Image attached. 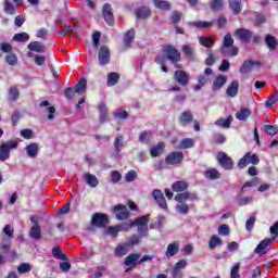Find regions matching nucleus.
Here are the masks:
<instances>
[{"label":"nucleus","mask_w":278,"mask_h":278,"mask_svg":"<svg viewBox=\"0 0 278 278\" xmlns=\"http://www.w3.org/2000/svg\"><path fill=\"white\" fill-rule=\"evenodd\" d=\"M271 238H269V240L271 242H275V240H277L278 238V220L274 223V225L269 228Z\"/></svg>","instance_id":"obj_52"},{"label":"nucleus","mask_w":278,"mask_h":278,"mask_svg":"<svg viewBox=\"0 0 278 278\" xmlns=\"http://www.w3.org/2000/svg\"><path fill=\"white\" fill-rule=\"evenodd\" d=\"M192 121H194V114H192V111L190 110L181 112L178 116V122L182 127H187Z\"/></svg>","instance_id":"obj_16"},{"label":"nucleus","mask_w":278,"mask_h":278,"mask_svg":"<svg viewBox=\"0 0 278 278\" xmlns=\"http://www.w3.org/2000/svg\"><path fill=\"white\" fill-rule=\"evenodd\" d=\"M113 212H114L115 218L117 220H127V218H129V216H131V213L129 212L127 206H125L123 204L115 205L113 207Z\"/></svg>","instance_id":"obj_11"},{"label":"nucleus","mask_w":278,"mask_h":278,"mask_svg":"<svg viewBox=\"0 0 278 278\" xmlns=\"http://www.w3.org/2000/svg\"><path fill=\"white\" fill-rule=\"evenodd\" d=\"M231 123H233V116L229 115L227 118H218L215 122V125L217 127H222L223 129H229V127H231Z\"/></svg>","instance_id":"obj_26"},{"label":"nucleus","mask_w":278,"mask_h":278,"mask_svg":"<svg viewBox=\"0 0 278 278\" xmlns=\"http://www.w3.org/2000/svg\"><path fill=\"white\" fill-rule=\"evenodd\" d=\"M151 136H153V131L151 130H144L139 136V142L147 143L149 140H151Z\"/></svg>","instance_id":"obj_51"},{"label":"nucleus","mask_w":278,"mask_h":278,"mask_svg":"<svg viewBox=\"0 0 278 278\" xmlns=\"http://www.w3.org/2000/svg\"><path fill=\"white\" fill-rule=\"evenodd\" d=\"M18 88L16 86H12L9 89V99L10 101H16L20 97Z\"/></svg>","instance_id":"obj_50"},{"label":"nucleus","mask_w":278,"mask_h":278,"mask_svg":"<svg viewBox=\"0 0 278 278\" xmlns=\"http://www.w3.org/2000/svg\"><path fill=\"white\" fill-rule=\"evenodd\" d=\"M98 60L101 66L110 64V48L108 46H102L98 53Z\"/></svg>","instance_id":"obj_14"},{"label":"nucleus","mask_w":278,"mask_h":278,"mask_svg":"<svg viewBox=\"0 0 278 278\" xmlns=\"http://www.w3.org/2000/svg\"><path fill=\"white\" fill-rule=\"evenodd\" d=\"M118 81H121V74L119 73L111 72V73L108 74L106 85L109 87L116 86V84H118Z\"/></svg>","instance_id":"obj_31"},{"label":"nucleus","mask_w":278,"mask_h":278,"mask_svg":"<svg viewBox=\"0 0 278 278\" xmlns=\"http://www.w3.org/2000/svg\"><path fill=\"white\" fill-rule=\"evenodd\" d=\"M151 219L150 215H143L141 217H137L131 224L130 227H138L142 225H149V220Z\"/></svg>","instance_id":"obj_36"},{"label":"nucleus","mask_w":278,"mask_h":278,"mask_svg":"<svg viewBox=\"0 0 278 278\" xmlns=\"http://www.w3.org/2000/svg\"><path fill=\"white\" fill-rule=\"evenodd\" d=\"M162 53L163 58H165V62L168 60V62H170L175 68H181V64H179V62H181V52L175 46L163 45Z\"/></svg>","instance_id":"obj_2"},{"label":"nucleus","mask_w":278,"mask_h":278,"mask_svg":"<svg viewBox=\"0 0 278 278\" xmlns=\"http://www.w3.org/2000/svg\"><path fill=\"white\" fill-rule=\"evenodd\" d=\"M86 86H88V80H86V78L80 79L74 87V92L77 94H84V92H86Z\"/></svg>","instance_id":"obj_39"},{"label":"nucleus","mask_w":278,"mask_h":278,"mask_svg":"<svg viewBox=\"0 0 278 278\" xmlns=\"http://www.w3.org/2000/svg\"><path fill=\"white\" fill-rule=\"evenodd\" d=\"M270 244H273L271 239L270 238H265L255 248L254 253H256V255H266V253H268V247H270Z\"/></svg>","instance_id":"obj_18"},{"label":"nucleus","mask_w":278,"mask_h":278,"mask_svg":"<svg viewBox=\"0 0 278 278\" xmlns=\"http://www.w3.org/2000/svg\"><path fill=\"white\" fill-rule=\"evenodd\" d=\"M153 199L156 201L159 207L162 210H168V204L166 203V198H164V193L162 190L154 189L152 192Z\"/></svg>","instance_id":"obj_15"},{"label":"nucleus","mask_w":278,"mask_h":278,"mask_svg":"<svg viewBox=\"0 0 278 278\" xmlns=\"http://www.w3.org/2000/svg\"><path fill=\"white\" fill-rule=\"evenodd\" d=\"M208 247L212 251H214L216 247H223V239L216 235H213L210 239Z\"/></svg>","instance_id":"obj_41"},{"label":"nucleus","mask_w":278,"mask_h":278,"mask_svg":"<svg viewBox=\"0 0 278 278\" xmlns=\"http://www.w3.org/2000/svg\"><path fill=\"white\" fill-rule=\"evenodd\" d=\"M240 88V83L238 80H232L226 90L228 97H236L238 94V89Z\"/></svg>","instance_id":"obj_28"},{"label":"nucleus","mask_w":278,"mask_h":278,"mask_svg":"<svg viewBox=\"0 0 278 278\" xmlns=\"http://www.w3.org/2000/svg\"><path fill=\"white\" fill-rule=\"evenodd\" d=\"M29 51H36V53H45L46 48L45 45L38 42V41H33L28 45Z\"/></svg>","instance_id":"obj_38"},{"label":"nucleus","mask_w":278,"mask_h":278,"mask_svg":"<svg viewBox=\"0 0 278 278\" xmlns=\"http://www.w3.org/2000/svg\"><path fill=\"white\" fill-rule=\"evenodd\" d=\"M102 14L105 23L108 25H114V12L112 10V5L110 3H105L102 8Z\"/></svg>","instance_id":"obj_17"},{"label":"nucleus","mask_w":278,"mask_h":278,"mask_svg":"<svg viewBox=\"0 0 278 278\" xmlns=\"http://www.w3.org/2000/svg\"><path fill=\"white\" fill-rule=\"evenodd\" d=\"M228 3L233 14H240L242 12V2L240 0H229Z\"/></svg>","instance_id":"obj_37"},{"label":"nucleus","mask_w":278,"mask_h":278,"mask_svg":"<svg viewBox=\"0 0 278 278\" xmlns=\"http://www.w3.org/2000/svg\"><path fill=\"white\" fill-rule=\"evenodd\" d=\"M23 5V0H5L4 1V12L7 14L14 15L16 13V8Z\"/></svg>","instance_id":"obj_12"},{"label":"nucleus","mask_w":278,"mask_h":278,"mask_svg":"<svg viewBox=\"0 0 278 278\" xmlns=\"http://www.w3.org/2000/svg\"><path fill=\"white\" fill-rule=\"evenodd\" d=\"M249 116H251V110L249 109H240L239 112L236 113V118H238V121H247V118H249Z\"/></svg>","instance_id":"obj_46"},{"label":"nucleus","mask_w":278,"mask_h":278,"mask_svg":"<svg viewBox=\"0 0 278 278\" xmlns=\"http://www.w3.org/2000/svg\"><path fill=\"white\" fill-rule=\"evenodd\" d=\"M14 47L10 42H1L0 43V58L3 55V53H7L5 55V62L9 64V66H16L18 64V56L13 53Z\"/></svg>","instance_id":"obj_3"},{"label":"nucleus","mask_w":278,"mask_h":278,"mask_svg":"<svg viewBox=\"0 0 278 278\" xmlns=\"http://www.w3.org/2000/svg\"><path fill=\"white\" fill-rule=\"evenodd\" d=\"M121 231V226H109L105 228L104 233L111 236L112 238H117Z\"/></svg>","instance_id":"obj_45"},{"label":"nucleus","mask_w":278,"mask_h":278,"mask_svg":"<svg viewBox=\"0 0 278 278\" xmlns=\"http://www.w3.org/2000/svg\"><path fill=\"white\" fill-rule=\"evenodd\" d=\"M222 47H233V37H231V33H227L224 36V40H223Z\"/></svg>","instance_id":"obj_55"},{"label":"nucleus","mask_w":278,"mask_h":278,"mask_svg":"<svg viewBox=\"0 0 278 278\" xmlns=\"http://www.w3.org/2000/svg\"><path fill=\"white\" fill-rule=\"evenodd\" d=\"M115 118H121V121H127V118H129V113H127V111L125 110H117V112H115L114 114Z\"/></svg>","instance_id":"obj_60"},{"label":"nucleus","mask_w":278,"mask_h":278,"mask_svg":"<svg viewBox=\"0 0 278 278\" xmlns=\"http://www.w3.org/2000/svg\"><path fill=\"white\" fill-rule=\"evenodd\" d=\"M218 233L219 236H229L230 229L227 224H223L218 227Z\"/></svg>","instance_id":"obj_64"},{"label":"nucleus","mask_w":278,"mask_h":278,"mask_svg":"<svg viewBox=\"0 0 278 278\" xmlns=\"http://www.w3.org/2000/svg\"><path fill=\"white\" fill-rule=\"evenodd\" d=\"M110 225V216L105 213H94L91 217V226L105 229Z\"/></svg>","instance_id":"obj_5"},{"label":"nucleus","mask_w":278,"mask_h":278,"mask_svg":"<svg viewBox=\"0 0 278 278\" xmlns=\"http://www.w3.org/2000/svg\"><path fill=\"white\" fill-rule=\"evenodd\" d=\"M239 49L236 46L220 47V53L226 58H236L239 53Z\"/></svg>","instance_id":"obj_22"},{"label":"nucleus","mask_w":278,"mask_h":278,"mask_svg":"<svg viewBox=\"0 0 278 278\" xmlns=\"http://www.w3.org/2000/svg\"><path fill=\"white\" fill-rule=\"evenodd\" d=\"M154 62L161 65L163 73H168V67L166 66V58H164L163 54H157L154 59Z\"/></svg>","instance_id":"obj_43"},{"label":"nucleus","mask_w":278,"mask_h":278,"mask_svg":"<svg viewBox=\"0 0 278 278\" xmlns=\"http://www.w3.org/2000/svg\"><path fill=\"white\" fill-rule=\"evenodd\" d=\"M137 177H138V173L131 169L125 175V181H127V184H131V181H136Z\"/></svg>","instance_id":"obj_56"},{"label":"nucleus","mask_w":278,"mask_h":278,"mask_svg":"<svg viewBox=\"0 0 278 278\" xmlns=\"http://www.w3.org/2000/svg\"><path fill=\"white\" fill-rule=\"evenodd\" d=\"M191 25L197 29H212V27H214V22L197 21L192 22Z\"/></svg>","instance_id":"obj_34"},{"label":"nucleus","mask_w":278,"mask_h":278,"mask_svg":"<svg viewBox=\"0 0 278 278\" xmlns=\"http://www.w3.org/2000/svg\"><path fill=\"white\" fill-rule=\"evenodd\" d=\"M135 38H136V29L130 28L129 30H127L123 39L124 49H131V43L134 42Z\"/></svg>","instance_id":"obj_19"},{"label":"nucleus","mask_w":278,"mask_h":278,"mask_svg":"<svg viewBox=\"0 0 278 278\" xmlns=\"http://www.w3.org/2000/svg\"><path fill=\"white\" fill-rule=\"evenodd\" d=\"M127 247H128L127 244H118L114 251L115 256L123 257V256L127 255V253H128Z\"/></svg>","instance_id":"obj_47"},{"label":"nucleus","mask_w":278,"mask_h":278,"mask_svg":"<svg viewBox=\"0 0 278 278\" xmlns=\"http://www.w3.org/2000/svg\"><path fill=\"white\" fill-rule=\"evenodd\" d=\"M179 253V242H173L167 245L166 257H175Z\"/></svg>","instance_id":"obj_27"},{"label":"nucleus","mask_w":278,"mask_h":278,"mask_svg":"<svg viewBox=\"0 0 278 278\" xmlns=\"http://www.w3.org/2000/svg\"><path fill=\"white\" fill-rule=\"evenodd\" d=\"M52 256L55 260H62L63 262H68V256L62 252V249H60V245H55L52 248Z\"/></svg>","instance_id":"obj_32"},{"label":"nucleus","mask_w":278,"mask_h":278,"mask_svg":"<svg viewBox=\"0 0 278 278\" xmlns=\"http://www.w3.org/2000/svg\"><path fill=\"white\" fill-rule=\"evenodd\" d=\"M214 42H216V40H214L212 37L200 38V45H202V47H214Z\"/></svg>","instance_id":"obj_53"},{"label":"nucleus","mask_w":278,"mask_h":278,"mask_svg":"<svg viewBox=\"0 0 278 278\" xmlns=\"http://www.w3.org/2000/svg\"><path fill=\"white\" fill-rule=\"evenodd\" d=\"M227 84V76L225 75H218L215 80L213 81V90H220L223 86Z\"/></svg>","instance_id":"obj_30"},{"label":"nucleus","mask_w":278,"mask_h":278,"mask_svg":"<svg viewBox=\"0 0 278 278\" xmlns=\"http://www.w3.org/2000/svg\"><path fill=\"white\" fill-rule=\"evenodd\" d=\"M154 7L164 12L170 11L172 4L168 0H153Z\"/></svg>","instance_id":"obj_29"},{"label":"nucleus","mask_w":278,"mask_h":278,"mask_svg":"<svg viewBox=\"0 0 278 278\" xmlns=\"http://www.w3.org/2000/svg\"><path fill=\"white\" fill-rule=\"evenodd\" d=\"M194 147V139L192 138H185L180 141V149H192Z\"/></svg>","instance_id":"obj_48"},{"label":"nucleus","mask_w":278,"mask_h":278,"mask_svg":"<svg viewBox=\"0 0 278 278\" xmlns=\"http://www.w3.org/2000/svg\"><path fill=\"white\" fill-rule=\"evenodd\" d=\"M265 42H266L268 49H270L271 51H275V49H277L278 41H277V38H275V36L267 35L265 38Z\"/></svg>","instance_id":"obj_42"},{"label":"nucleus","mask_w":278,"mask_h":278,"mask_svg":"<svg viewBox=\"0 0 278 278\" xmlns=\"http://www.w3.org/2000/svg\"><path fill=\"white\" fill-rule=\"evenodd\" d=\"M174 79L179 86L186 87L190 84V74L184 70H177L174 73Z\"/></svg>","instance_id":"obj_9"},{"label":"nucleus","mask_w":278,"mask_h":278,"mask_svg":"<svg viewBox=\"0 0 278 278\" xmlns=\"http://www.w3.org/2000/svg\"><path fill=\"white\" fill-rule=\"evenodd\" d=\"M3 233L9 238V240H12V238H14V228H12L11 225L7 224L3 227Z\"/></svg>","instance_id":"obj_57"},{"label":"nucleus","mask_w":278,"mask_h":278,"mask_svg":"<svg viewBox=\"0 0 278 278\" xmlns=\"http://www.w3.org/2000/svg\"><path fill=\"white\" fill-rule=\"evenodd\" d=\"M210 8L213 12H220L225 8V2L224 0H211Z\"/></svg>","instance_id":"obj_40"},{"label":"nucleus","mask_w":278,"mask_h":278,"mask_svg":"<svg viewBox=\"0 0 278 278\" xmlns=\"http://www.w3.org/2000/svg\"><path fill=\"white\" fill-rule=\"evenodd\" d=\"M184 162V152L174 151L165 156V164L168 166H177Z\"/></svg>","instance_id":"obj_6"},{"label":"nucleus","mask_w":278,"mask_h":278,"mask_svg":"<svg viewBox=\"0 0 278 278\" xmlns=\"http://www.w3.org/2000/svg\"><path fill=\"white\" fill-rule=\"evenodd\" d=\"M141 257L140 253H132L129 254L125 260H124V264L127 266L125 273H131V270H134V268H136V266H138V262Z\"/></svg>","instance_id":"obj_10"},{"label":"nucleus","mask_w":278,"mask_h":278,"mask_svg":"<svg viewBox=\"0 0 278 278\" xmlns=\"http://www.w3.org/2000/svg\"><path fill=\"white\" fill-rule=\"evenodd\" d=\"M205 84H207V77L205 75H200L198 78V85L194 87V90H201Z\"/></svg>","instance_id":"obj_61"},{"label":"nucleus","mask_w":278,"mask_h":278,"mask_svg":"<svg viewBox=\"0 0 278 278\" xmlns=\"http://www.w3.org/2000/svg\"><path fill=\"white\" fill-rule=\"evenodd\" d=\"M84 179L88 186H91V188H97L99 186V179L92 174H85Z\"/></svg>","instance_id":"obj_35"},{"label":"nucleus","mask_w":278,"mask_h":278,"mask_svg":"<svg viewBox=\"0 0 278 278\" xmlns=\"http://www.w3.org/2000/svg\"><path fill=\"white\" fill-rule=\"evenodd\" d=\"M204 177L214 181L216 179H220V172L216 168H208L204 172Z\"/></svg>","instance_id":"obj_33"},{"label":"nucleus","mask_w":278,"mask_h":278,"mask_svg":"<svg viewBox=\"0 0 278 278\" xmlns=\"http://www.w3.org/2000/svg\"><path fill=\"white\" fill-rule=\"evenodd\" d=\"M135 15L138 20L144 21L151 16V9L149 7H139L135 10Z\"/></svg>","instance_id":"obj_21"},{"label":"nucleus","mask_w":278,"mask_h":278,"mask_svg":"<svg viewBox=\"0 0 278 278\" xmlns=\"http://www.w3.org/2000/svg\"><path fill=\"white\" fill-rule=\"evenodd\" d=\"M100 42H101V31H94L92 34V43L94 49H99Z\"/></svg>","instance_id":"obj_58"},{"label":"nucleus","mask_w":278,"mask_h":278,"mask_svg":"<svg viewBox=\"0 0 278 278\" xmlns=\"http://www.w3.org/2000/svg\"><path fill=\"white\" fill-rule=\"evenodd\" d=\"M181 51L186 60H189L190 62L194 61V48L191 45H184Z\"/></svg>","instance_id":"obj_24"},{"label":"nucleus","mask_w":278,"mask_h":278,"mask_svg":"<svg viewBox=\"0 0 278 278\" xmlns=\"http://www.w3.org/2000/svg\"><path fill=\"white\" fill-rule=\"evenodd\" d=\"M165 149H166V143H164V142H159L157 144L153 146L150 149L151 157H160V155H162V153H164Z\"/></svg>","instance_id":"obj_23"},{"label":"nucleus","mask_w":278,"mask_h":278,"mask_svg":"<svg viewBox=\"0 0 278 278\" xmlns=\"http://www.w3.org/2000/svg\"><path fill=\"white\" fill-rule=\"evenodd\" d=\"M226 140H227V138L223 134L217 132V134L213 135V142L215 144H225Z\"/></svg>","instance_id":"obj_54"},{"label":"nucleus","mask_w":278,"mask_h":278,"mask_svg":"<svg viewBox=\"0 0 278 278\" xmlns=\"http://www.w3.org/2000/svg\"><path fill=\"white\" fill-rule=\"evenodd\" d=\"M249 164H253L254 166L260 164V157L257 154H253L251 152L245 153V155L238 162L239 168H247Z\"/></svg>","instance_id":"obj_7"},{"label":"nucleus","mask_w":278,"mask_h":278,"mask_svg":"<svg viewBox=\"0 0 278 278\" xmlns=\"http://www.w3.org/2000/svg\"><path fill=\"white\" fill-rule=\"evenodd\" d=\"M28 157H36L38 155V143H30L26 147Z\"/></svg>","instance_id":"obj_44"},{"label":"nucleus","mask_w":278,"mask_h":278,"mask_svg":"<svg viewBox=\"0 0 278 278\" xmlns=\"http://www.w3.org/2000/svg\"><path fill=\"white\" fill-rule=\"evenodd\" d=\"M216 160L218 164L225 168V170H232L233 168V160L225 152H218Z\"/></svg>","instance_id":"obj_8"},{"label":"nucleus","mask_w":278,"mask_h":278,"mask_svg":"<svg viewBox=\"0 0 278 278\" xmlns=\"http://www.w3.org/2000/svg\"><path fill=\"white\" fill-rule=\"evenodd\" d=\"M253 66H262V63L253 60L244 61L239 71L244 75L247 73H251L253 71Z\"/></svg>","instance_id":"obj_20"},{"label":"nucleus","mask_w":278,"mask_h":278,"mask_svg":"<svg viewBox=\"0 0 278 278\" xmlns=\"http://www.w3.org/2000/svg\"><path fill=\"white\" fill-rule=\"evenodd\" d=\"M235 36L241 42L249 43L251 42V38H253V33L247 28H238L235 30Z\"/></svg>","instance_id":"obj_13"},{"label":"nucleus","mask_w":278,"mask_h":278,"mask_svg":"<svg viewBox=\"0 0 278 278\" xmlns=\"http://www.w3.org/2000/svg\"><path fill=\"white\" fill-rule=\"evenodd\" d=\"M121 179H123V175H121V172H118V170L111 172V181L113 184H118V181H121Z\"/></svg>","instance_id":"obj_62"},{"label":"nucleus","mask_w":278,"mask_h":278,"mask_svg":"<svg viewBox=\"0 0 278 278\" xmlns=\"http://www.w3.org/2000/svg\"><path fill=\"white\" fill-rule=\"evenodd\" d=\"M188 188H190L188 180H177L172 185L173 192H178L174 198L175 202L178 203L176 205V210L180 214L185 215L190 212V206L186 203V201H199V195L197 192L186 191Z\"/></svg>","instance_id":"obj_1"},{"label":"nucleus","mask_w":278,"mask_h":278,"mask_svg":"<svg viewBox=\"0 0 278 278\" xmlns=\"http://www.w3.org/2000/svg\"><path fill=\"white\" fill-rule=\"evenodd\" d=\"M18 149V142L16 140L4 141L0 144V162L10 160V151Z\"/></svg>","instance_id":"obj_4"},{"label":"nucleus","mask_w":278,"mask_h":278,"mask_svg":"<svg viewBox=\"0 0 278 278\" xmlns=\"http://www.w3.org/2000/svg\"><path fill=\"white\" fill-rule=\"evenodd\" d=\"M29 238L33 240H41L42 239V229L40 225H33L29 230Z\"/></svg>","instance_id":"obj_25"},{"label":"nucleus","mask_w":278,"mask_h":278,"mask_svg":"<svg viewBox=\"0 0 278 278\" xmlns=\"http://www.w3.org/2000/svg\"><path fill=\"white\" fill-rule=\"evenodd\" d=\"M29 270H31V265H29V263H23L17 267V273L21 275L29 273Z\"/></svg>","instance_id":"obj_63"},{"label":"nucleus","mask_w":278,"mask_h":278,"mask_svg":"<svg viewBox=\"0 0 278 278\" xmlns=\"http://www.w3.org/2000/svg\"><path fill=\"white\" fill-rule=\"evenodd\" d=\"M14 42H27L29 40V34L18 33L13 36Z\"/></svg>","instance_id":"obj_49"},{"label":"nucleus","mask_w":278,"mask_h":278,"mask_svg":"<svg viewBox=\"0 0 278 278\" xmlns=\"http://www.w3.org/2000/svg\"><path fill=\"white\" fill-rule=\"evenodd\" d=\"M230 278H240V263L232 266L230 270Z\"/></svg>","instance_id":"obj_59"}]
</instances>
